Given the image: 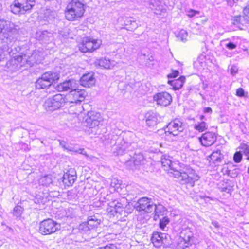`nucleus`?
<instances>
[{"label":"nucleus","instance_id":"obj_56","mask_svg":"<svg viewBox=\"0 0 249 249\" xmlns=\"http://www.w3.org/2000/svg\"><path fill=\"white\" fill-rule=\"evenodd\" d=\"M227 3H228V4L230 6H232L234 3H235L236 2H234V1H233V0H227Z\"/></svg>","mask_w":249,"mask_h":249},{"label":"nucleus","instance_id":"obj_24","mask_svg":"<svg viewBox=\"0 0 249 249\" xmlns=\"http://www.w3.org/2000/svg\"><path fill=\"white\" fill-rule=\"evenodd\" d=\"M153 211L155 213L154 219L155 220H156L157 218H160V216H164L166 214L167 212L166 208L160 204L158 205L154 204V209Z\"/></svg>","mask_w":249,"mask_h":249},{"label":"nucleus","instance_id":"obj_37","mask_svg":"<svg viewBox=\"0 0 249 249\" xmlns=\"http://www.w3.org/2000/svg\"><path fill=\"white\" fill-rule=\"evenodd\" d=\"M159 227L160 228L163 230L170 222L169 219L167 216H164L162 218H159Z\"/></svg>","mask_w":249,"mask_h":249},{"label":"nucleus","instance_id":"obj_31","mask_svg":"<svg viewBox=\"0 0 249 249\" xmlns=\"http://www.w3.org/2000/svg\"><path fill=\"white\" fill-rule=\"evenodd\" d=\"M110 211L113 213V214L117 213L121 214L123 211L124 206L121 203L117 202L116 203H112L110 205Z\"/></svg>","mask_w":249,"mask_h":249},{"label":"nucleus","instance_id":"obj_5","mask_svg":"<svg viewBox=\"0 0 249 249\" xmlns=\"http://www.w3.org/2000/svg\"><path fill=\"white\" fill-rule=\"evenodd\" d=\"M68 102L66 96L57 94L48 98L44 104V107L47 111H53L63 107Z\"/></svg>","mask_w":249,"mask_h":249},{"label":"nucleus","instance_id":"obj_52","mask_svg":"<svg viewBox=\"0 0 249 249\" xmlns=\"http://www.w3.org/2000/svg\"><path fill=\"white\" fill-rule=\"evenodd\" d=\"M69 211H70V214L67 213V217H70V218H72L73 217L75 216V212H74V211L73 210V209L70 208L69 210Z\"/></svg>","mask_w":249,"mask_h":249},{"label":"nucleus","instance_id":"obj_27","mask_svg":"<svg viewBox=\"0 0 249 249\" xmlns=\"http://www.w3.org/2000/svg\"><path fill=\"white\" fill-rule=\"evenodd\" d=\"M185 80V77L181 76L178 79L169 81L168 83L173 87L174 89L177 90L182 87Z\"/></svg>","mask_w":249,"mask_h":249},{"label":"nucleus","instance_id":"obj_1","mask_svg":"<svg viewBox=\"0 0 249 249\" xmlns=\"http://www.w3.org/2000/svg\"><path fill=\"white\" fill-rule=\"evenodd\" d=\"M43 58V53L34 51L21 55H16L6 62L4 70L8 72H14L21 67L28 68L35 63H40Z\"/></svg>","mask_w":249,"mask_h":249},{"label":"nucleus","instance_id":"obj_53","mask_svg":"<svg viewBox=\"0 0 249 249\" xmlns=\"http://www.w3.org/2000/svg\"><path fill=\"white\" fill-rule=\"evenodd\" d=\"M178 71H174L172 73L168 75L169 78H175L178 75Z\"/></svg>","mask_w":249,"mask_h":249},{"label":"nucleus","instance_id":"obj_55","mask_svg":"<svg viewBox=\"0 0 249 249\" xmlns=\"http://www.w3.org/2000/svg\"><path fill=\"white\" fill-rule=\"evenodd\" d=\"M203 112L205 113L211 114L212 113V109L210 107H206L204 108Z\"/></svg>","mask_w":249,"mask_h":249},{"label":"nucleus","instance_id":"obj_40","mask_svg":"<svg viewBox=\"0 0 249 249\" xmlns=\"http://www.w3.org/2000/svg\"><path fill=\"white\" fill-rule=\"evenodd\" d=\"M89 227V226L88 225L87 222H84L79 225L78 229L79 231L89 234L91 230Z\"/></svg>","mask_w":249,"mask_h":249},{"label":"nucleus","instance_id":"obj_64","mask_svg":"<svg viewBox=\"0 0 249 249\" xmlns=\"http://www.w3.org/2000/svg\"><path fill=\"white\" fill-rule=\"evenodd\" d=\"M233 1H234V2H235L236 3L238 1V0H233Z\"/></svg>","mask_w":249,"mask_h":249},{"label":"nucleus","instance_id":"obj_20","mask_svg":"<svg viewBox=\"0 0 249 249\" xmlns=\"http://www.w3.org/2000/svg\"><path fill=\"white\" fill-rule=\"evenodd\" d=\"M81 85L85 87H90L95 83V79L92 73L84 74L80 79Z\"/></svg>","mask_w":249,"mask_h":249},{"label":"nucleus","instance_id":"obj_54","mask_svg":"<svg viewBox=\"0 0 249 249\" xmlns=\"http://www.w3.org/2000/svg\"><path fill=\"white\" fill-rule=\"evenodd\" d=\"M59 144L63 148L68 149V148L67 147V142L62 140H59Z\"/></svg>","mask_w":249,"mask_h":249},{"label":"nucleus","instance_id":"obj_60","mask_svg":"<svg viewBox=\"0 0 249 249\" xmlns=\"http://www.w3.org/2000/svg\"><path fill=\"white\" fill-rule=\"evenodd\" d=\"M223 191L227 192V193H229L230 189H227V188H225V189H223Z\"/></svg>","mask_w":249,"mask_h":249},{"label":"nucleus","instance_id":"obj_45","mask_svg":"<svg viewBox=\"0 0 249 249\" xmlns=\"http://www.w3.org/2000/svg\"><path fill=\"white\" fill-rule=\"evenodd\" d=\"M242 154L240 151L236 152L233 156L234 162L237 163L240 162L242 159Z\"/></svg>","mask_w":249,"mask_h":249},{"label":"nucleus","instance_id":"obj_29","mask_svg":"<svg viewBox=\"0 0 249 249\" xmlns=\"http://www.w3.org/2000/svg\"><path fill=\"white\" fill-rule=\"evenodd\" d=\"M185 244V247H188L193 243V234L190 231H186L184 236L182 237Z\"/></svg>","mask_w":249,"mask_h":249},{"label":"nucleus","instance_id":"obj_17","mask_svg":"<svg viewBox=\"0 0 249 249\" xmlns=\"http://www.w3.org/2000/svg\"><path fill=\"white\" fill-rule=\"evenodd\" d=\"M166 238V234L155 232L153 233L151 241L155 247L159 248L164 243Z\"/></svg>","mask_w":249,"mask_h":249},{"label":"nucleus","instance_id":"obj_44","mask_svg":"<svg viewBox=\"0 0 249 249\" xmlns=\"http://www.w3.org/2000/svg\"><path fill=\"white\" fill-rule=\"evenodd\" d=\"M239 173V169L237 168H235L233 170H228V175L232 178L237 177Z\"/></svg>","mask_w":249,"mask_h":249},{"label":"nucleus","instance_id":"obj_15","mask_svg":"<svg viewBox=\"0 0 249 249\" xmlns=\"http://www.w3.org/2000/svg\"><path fill=\"white\" fill-rule=\"evenodd\" d=\"M240 39L238 36H233L231 38H227L221 41V44L230 50H232L236 48L237 45L239 44Z\"/></svg>","mask_w":249,"mask_h":249},{"label":"nucleus","instance_id":"obj_25","mask_svg":"<svg viewBox=\"0 0 249 249\" xmlns=\"http://www.w3.org/2000/svg\"><path fill=\"white\" fill-rule=\"evenodd\" d=\"M96 65H98L105 69H111L114 66V61H110L108 59L106 58H102L95 61Z\"/></svg>","mask_w":249,"mask_h":249},{"label":"nucleus","instance_id":"obj_4","mask_svg":"<svg viewBox=\"0 0 249 249\" xmlns=\"http://www.w3.org/2000/svg\"><path fill=\"white\" fill-rule=\"evenodd\" d=\"M173 176L176 178H180V181L181 184H187L193 187L196 181L199 179V177L195 173L193 169L190 167H186L182 171L178 170H175Z\"/></svg>","mask_w":249,"mask_h":249},{"label":"nucleus","instance_id":"obj_23","mask_svg":"<svg viewBox=\"0 0 249 249\" xmlns=\"http://www.w3.org/2000/svg\"><path fill=\"white\" fill-rule=\"evenodd\" d=\"M146 124L149 127H153L157 124L158 115L156 113L148 112L146 115Z\"/></svg>","mask_w":249,"mask_h":249},{"label":"nucleus","instance_id":"obj_58","mask_svg":"<svg viewBox=\"0 0 249 249\" xmlns=\"http://www.w3.org/2000/svg\"><path fill=\"white\" fill-rule=\"evenodd\" d=\"M212 224L215 228H218L219 227V223L216 221H212Z\"/></svg>","mask_w":249,"mask_h":249},{"label":"nucleus","instance_id":"obj_50","mask_svg":"<svg viewBox=\"0 0 249 249\" xmlns=\"http://www.w3.org/2000/svg\"><path fill=\"white\" fill-rule=\"evenodd\" d=\"M137 27V24L135 21L132 20V22L130 23V27H126V29L128 30H133Z\"/></svg>","mask_w":249,"mask_h":249},{"label":"nucleus","instance_id":"obj_32","mask_svg":"<svg viewBox=\"0 0 249 249\" xmlns=\"http://www.w3.org/2000/svg\"><path fill=\"white\" fill-rule=\"evenodd\" d=\"M39 184L43 186H49L53 182L52 177L51 175H46L42 177L38 181Z\"/></svg>","mask_w":249,"mask_h":249},{"label":"nucleus","instance_id":"obj_49","mask_svg":"<svg viewBox=\"0 0 249 249\" xmlns=\"http://www.w3.org/2000/svg\"><path fill=\"white\" fill-rule=\"evenodd\" d=\"M99 249H118V248L115 244H109L104 247H100Z\"/></svg>","mask_w":249,"mask_h":249},{"label":"nucleus","instance_id":"obj_63","mask_svg":"<svg viewBox=\"0 0 249 249\" xmlns=\"http://www.w3.org/2000/svg\"><path fill=\"white\" fill-rule=\"evenodd\" d=\"M247 172L249 174V167L248 168Z\"/></svg>","mask_w":249,"mask_h":249},{"label":"nucleus","instance_id":"obj_3","mask_svg":"<svg viewBox=\"0 0 249 249\" xmlns=\"http://www.w3.org/2000/svg\"><path fill=\"white\" fill-rule=\"evenodd\" d=\"M86 5L83 0H73L67 5L65 17L69 21H73L83 16Z\"/></svg>","mask_w":249,"mask_h":249},{"label":"nucleus","instance_id":"obj_59","mask_svg":"<svg viewBox=\"0 0 249 249\" xmlns=\"http://www.w3.org/2000/svg\"><path fill=\"white\" fill-rule=\"evenodd\" d=\"M241 16H237V17H234V20L237 22H240V21L241 20Z\"/></svg>","mask_w":249,"mask_h":249},{"label":"nucleus","instance_id":"obj_10","mask_svg":"<svg viewBox=\"0 0 249 249\" xmlns=\"http://www.w3.org/2000/svg\"><path fill=\"white\" fill-rule=\"evenodd\" d=\"M61 228L60 225L52 219L43 220L39 224V232L42 235H50L55 233Z\"/></svg>","mask_w":249,"mask_h":249},{"label":"nucleus","instance_id":"obj_41","mask_svg":"<svg viewBox=\"0 0 249 249\" xmlns=\"http://www.w3.org/2000/svg\"><path fill=\"white\" fill-rule=\"evenodd\" d=\"M56 16V13L54 11H47L45 13L44 18L48 22L52 21L53 19L55 18Z\"/></svg>","mask_w":249,"mask_h":249},{"label":"nucleus","instance_id":"obj_14","mask_svg":"<svg viewBox=\"0 0 249 249\" xmlns=\"http://www.w3.org/2000/svg\"><path fill=\"white\" fill-rule=\"evenodd\" d=\"M216 136L215 134L212 132H207L203 134L201 137L199 138L201 144L204 146L207 147L211 146L216 140Z\"/></svg>","mask_w":249,"mask_h":249},{"label":"nucleus","instance_id":"obj_62","mask_svg":"<svg viewBox=\"0 0 249 249\" xmlns=\"http://www.w3.org/2000/svg\"><path fill=\"white\" fill-rule=\"evenodd\" d=\"M79 150L81 151V152H80V153H82L83 154H85V153H84V149H80Z\"/></svg>","mask_w":249,"mask_h":249},{"label":"nucleus","instance_id":"obj_33","mask_svg":"<svg viewBox=\"0 0 249 249\" xmlns=\"http://www.w3.org/2000/svg\"><path fill=\"white\" fill-rule=\"evenodd\" d=\"M140 58L141 60H144L145 65L148 67L151 65L150 62L154 60L153 56L150 54L146 55V54L142 53L140 55Z\"/></svg>","mask_w":249,"mask_h":249},{"label":"nucleus","instance_id":"obj_47","mask_svg":"<svg viewBox=\"0 0 249 249\" xmlns=\"http://www.w3.org/2000/svg\"><path fill=\"white\" fill-rule=\"evenodd\" d=\"M199 11L190 9L187 12V16L190 18H192L199 14Z\"/></svg>","mask_w":249,"mask_h":249},{"label":"nucleus","instance_id":"obj_9","mask_svg":"<svg viewBox=\"0 0 249 249\" xmlns=\"http://www.w3.org/2000/svg\"><path fill=\"white\" fill-rule=\"evenodd\" d=\"M184 129V125L179 119H175L171 121L164 128L165 136L170 138L178 136Z\"/></svg>","mask_w":249,"mask_h":249},{"label":"nucleus","instance_id":"obj_19","mask_svg":"<svg viewBox=\"0 0 249 249\" xmlns=\"http://www.w3.org/2000/svg\"><path fill=\"white\" fill-rule=\"evenodd\" d=\"M75 81L73 80H69L66 81L57 86V89L59 91H65L71 90V91L75 88Z\"/></svg>","mask_w":249,"mask_h":249},{"label":"nucleus","instance_id":"obj_11","mask_svg":"<svg viewBox=\"0 0 249 249\" xmlns=\"http://www.w3.org/2000/svg\"><path fill=\"white\" fill-rule=\"evenodd\" d=\"M134 207L138 211H143L149 213L154 209V203L152 199L142 197L138 200L134 204Z\"/></svg>","mask_w":249,"mask_h":249},{"label":"nucleus","instance_id":"obj_51","mask_svg":"<svg viewBox=\"0 0 249 249\" xmlns=\"http://www.w3.org/2000/svg\"><path fill=\"white\" fill-rule=\"evenodd\" d=\"M237 71L238 69L235 66H232L230 70L231 74L233 76L235 75L237 73Z\"/></svg>","mask_w":249,"mask_h":249},{"label":"nucleus","instance_id":"obj_13","mask_svg":"<svg viewBox=\"0 0 249 249\" xmlns=\"http://www.w3.org/2000/svg\"><path fill=\"white\" fill-rule=\"evenodd\" d=\"M102 120L99 113L95 111H89L87 114L86 119L87 125L90 128H95L98 126Z\"/></svg>","mask_w":249,"mask_h":249},{"label":"nucleus","instance_id":"obj_26","mask_svg":"<svg viewBox=\"0 0 249 249\" xmlns=\"http://www.w3.org/2000/svg\"><path fill=\"white\" fill-rule=\"evenodd\" d=\"M161 162L162 166L166 168L165 170H167L169 174L173 175V173H171V172H174L175 170H177L174 167V164L172 163L171 160L164 158L161 159Z\"/></svg>","mask_w":249,"mask_h":249},{"label":"nucleus","instance_id":"obj_46","mask_svg":"<svg viewBox=\"0 0 249 249\" xmlns=\"http://www.w3.org/2000/svg\"><path fill=\"white\" fill-rule=\"evenodd\" d=\"M134 164L136 165L143 163V157L142 155H139L138 157H134Z\"/></svg>","mask_w":249,"mask_h":249},{"label":"nucleus","instance_id":"obj_61","mask_svg":"<svg viewBox=\"0 0 249 249\" xmlns=\"http://www.w3.org/2000/svg\"><path fill=\"white\" fill-rule=\"evenodd\" d=\"M200 119L201 120H203L204 119V115H201L200 117Z\"/></svg>","mask_w":249,"mask_h":249},{"label":"nucleus","instance_id":"obj_8","mask_svg":"<svg viewBox=\"0 0 249 249\" xmlns=\"http://www.w3.org/2000/svg\"><path fill=\"white\" fill-rule=\"evenodd\" d=\"M102 44V40L90 37H85L78 45L79 50L82 53L92 52L98 49Z\"/></svg>","mask_w":249,"mask_h":249},{"label":"nucleus","instance_id":"obj_6","mask_svg":"<svg viewBox=\"0 0 249 249\" xmlns=\"http://www.w3.org/2000/svg\"><path fill=\"white\" fill-rule=\"evenodd\" d=\"M59 74L56 72L48 71L43 74L36 82V87L38 89L49 88L53 82L58 80Z\"/></svg>","mask_w":249,"mask_h":249},{"label":"nucleus","instance_id":"obj_12","mask_svg":"<svg viewBox=\"0 0 249 249\" xmlns=\"http://www.w3.org/2000/svg\"><path fill=\"white\" fill-rule=\"evenodd\" d=\"M153 100L157 105L167 107L171 103L172 98L168 92L162 91L155 94Z\"/></svg>","mask_w":249,"mask_h":249},{"label":"nucleus","instance_id":"obj_16","mask_svg":"<svg viewBox=\"0 0 249 249\" xmlns=\"http://www.w3.org/2000/svg\"><path fill=\"white\" fill-rule=\"evenodd\" d=\"M77 178L76 172L73 169H70L64 173L63 177V182L68 186H71Z\"/></svg>","mask_w":249,"mask_h":249},{"label":"nucleus","instance_id":"obj_34","mask_svg":"<svg viewBox=\"0 0 249 249\" xmlns=\"http://www.w3.org/2000/svg\"><path fill=\"white\" fill-rule=\"evenodd\" d=\"M241 153L247 157L246 159L249 160V144L247 143H241L239 147Z\"/></svg>","mask_w":249,"mask_h":249},{"label":"nucleus","instance_id":"obj_22","mask_svg":"<svg viewBox=\"0 0 249 249\" xmlns=\"http://www.w3.org/2000/svg\"><path fill=\"white\" fill-rule=\"evenodd\" d=\"M53 37V34L46 30L38 31L36 34V38L39 41L44 42L50 41Z\"/></svg>","mask_w":249,"mask_h":249},{"label":"nucleus","instance_id":"obj_18","mask_svg":"<svg viewBox=\"0 0 249 249\" xmlns=\"http://www.w3.org/2000/svg\"><path fill=\"white\" fill-rule=\"evenodd\" d=\"M224 156L221 154L220 150H216L212 152V153L208 157V160L211 164H213L215 165H219L223 159Z\"/></svg>","mask_w":249,"mask_h":249},{"label":"nucleus","instance_id":"obj_39","mask_svg":"<svg viewBox=\"0 0 249 249\" xmlns=\"http://www.w3.org/2000/svg\"><path fill=\"white\" fill-rule=\"evenodd\" d=\"M243 13V18L244 23L249 24V5H247L244 8Z\"/></svg>","mask_w":249,"mask_h":249},{"label":"nucleus","instance_id":"obj_48","mask_svg":"<svg viewBox=\"0 0 249 249\" xmlns=\"http://www.w3.org/2000/svg\"><path fill=\"white\" fill-rule=\"evenodd\" d=\"M236 95L240 97L245 96V91L243 89L239 88L236 89Z\"/></svg>","mask_w":249,"mask_h":249},{"label":"nucleus","instance_id":"obj_2","mask_svg":"<svg viewBox=\"0 0 249 249\" xmlns=\"http://www.w3.org/2000/svg\"><path fill=\"white\" fill-rule=\"evenodd\" d=\"M5 23L6 27L3 24L2 28L0 25V49L7 51L10 45L17 40V31L13 26L11 27L9 21Z\"/></svg>","mask_w":249,"mask_h":249},{"label":"nucleus","instance_id":"obj_36","mask_svg":"<svg viewBox=\"0 0 249 249\" xmlns=\"http://www.w3.org/2000/svg\"><path fill=\"white\" fill-rule=\"evenodd\" d=\"M208 127V126L207 123L204 121H202L197 124H195L194 128L199 132H203L207 129Z\"/></svg>","mask_w":249,"mask_h":249},{"label":"nucleus","instance_id":"obj_43","mask_svg":"<svg viewBox=\"0 0 249 249\" xmlns=\"http://www.w3.org/2000/svg\"><path fill=\"white\" fill-rule=\"evenodd\" d=\"M23 211V209L20 206L15 207L13 210V215L16 218L20 217Z\"/></svg>","mask_w":249,"mask_h":249},{"label":"nucleus","instance_id":"obj_57","mask_svg":"<svg viewBox=\"0 0 249 249\" xmlns=\"http://www.w3.org/2000/svg\"><path fill=\"white\" fill-rule=\"evenodd\" d=\"M132 21V20H131V19L128 18L127 20H126L125 21V26H130V23H131Z\"/></svg>","mask_w":249,"mask_h":249},{"label":"nucleus","instance_id":"obj_42","mask_svg":"<svg viewBox=\"0 0 249 249\" xmlns=\"http://www.w3.org/2000/svg\"><path fill=\"white\" fill-rule=\"evenodd\" d=\"M187 32L185 30H181L179 32L178 35L177 36V38L182 42H185L187 41Z\"/></svg>","mask_w":249,"mask_h":249},{"label":"nucleus","instance_id":"obj_38","mask_svg":"<svg viewBox=\"0 0 249 249\" xmlns=\"http://www.w3.org/2000/svg\"><path fill=\"white\" fill-rule=\"evenodd\" d=\"M13 44L10 45L8 51H4L0 49V61H4L5 60V56L9 54L11 55V53L12 52V47Z\"/></svg>","mask_w":249,"mask_h":249},{"label":"nucleus","instance_id":"obj_35","mask_svg":"<svg viewBox=\"0 0 249 249\" xmlns=\"http://www.w3.org/2000/svg\"><path fill=\"white\" fill-rule=\"evenodd\" d=\"M128 142H125L124 140H121L120 143H118L117 145L118 152H124L128 150Z\"/></svg>","mask_w":249,"mask_h":249},{"label":"nucleus","instance_id":"obj_30","mask_svg":"<svg viewBox=\"0 0 249 249\" xmlns=\"http://www.w3.org/2000/svg\"><path fill=\"white\" fill-rule=\"evenodd\" d=\"M149 7L153 10H155L157 12L155 13L157 14L160 11H162V6L161 2L159 0H150L149 1Z\"/></svg>","mask_w":249,"mask_h":249},{"label":"nucleus","instance_id":"obj_21","mask_svg":"<svg viewBox=\"0 0 249 249\" xmlns=\"http://www.w3.org/2000/svg\"><path fill=\"white\" fill-rule=\"evenodd\" d=\"M71 95H72L73 100L71 101V103H79L83 101L85 97V91L80 89H74L71 91Z\"/></svg>","mask_w":249,"mask_h":249},{"label":"nucleus","instance_id":"obj_28","mask_svg":"<svg viewBox=\"0 0 249 249\" xmlns=\"http://www.w3.org/2000/svg\"><path fill=\"white\" fill-rule=\"evenodd\" d=\"M100 222L101 220L97 219L95 215L89 217L87 221L88 225H89L91 230L96 228L100 224Z\"/></svg>","mask_w":249,"mask_h":249},{"label":"nucleus","instance_id":"obj_7","mask_svg":"<svg viewBox=\"0 0 249 249\" xmlns=\"http://www.w3.org/2000/svg\"><path fill=\"white\" fill-rule=\"evenodd\" d=\"M35 0H15L10 6L11 11L15 14H23L35 5Z\"/></svg>","mask_w":249,"mask_h":249}]
</instances>
